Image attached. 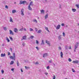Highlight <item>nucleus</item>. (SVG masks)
<instances>
[{"label": "nucleus", "instance_id": "f257e3e1", "mask_svg": "<svg viewBox=\"0 0 79 79\" xmlns=\"http://www.w3.org/2000/svg\"><path fill=\"white\" fill-rule=\"evenodd\" d=\"M9 57L10 59H12V60H14V61L15 60V58H16L15 56H10Z\"/></svg>", "mask_w": 79, "mask_h": 79}, {"label": "nucleus", "instance_id": "f03ea898", "mask_svg": "<svg viewBox=\"0 0 79 79\" xmlns=\"http://www.w3.org/2000/svg\"><path fill=\"white\" fill-rule=\"evenodd\" d=\"M46 43L47 44L48 46L50 47L51 46V45L50 44V42L48 41L47 40H46Z\"/></svg>", "mask_w": 79, "mask_h": 79}, {"label": "nucleus", "instance_id": "7ed1b4c3", "mask_svg": "<svg viewBox=\"0 0 79 79\" xmlns=\"http://www.w3.org/2000/svg\"><path fill=\"white\" fill-rule=\"evenodd\" d=\"M21 12V15L22 16H24V9H22Z\"/></svg>", "mask_w": 79, "mask_h": 79}, {"label": "nucleus", "instance_id": "20e7f679", "mask_svg": "<svg viewBox=\"0 0 79 79\" xmlns=\"http://www.w3.org/2000/svg\"><path fill=\"white\" fill-rule=\"evenodd\" d=\"M78 45H79V43H77L75 45V49H76L77 48V47H78Z\"/></svg>", "mask_w": 79, "mask_h": 79}, {"label": "nucleus", "instance_id": "39448f33", "mask_svg": "<svg viewBox=\"0 0 79 79\" xmlns=\"http://www.w3.org/2000/svg\"><path fill=\"white\" fill-rule=\"evenodd\" d=\"M29 6H34V4H33V2L31 1V2H30Z\"/></svg>", "mask_w": 79, "mask_h": 79}, {"label": "nucleus", "instance_id": "423d86ee", "mask_svg": "<svg viewBox=\"0 0 79 79\" xmlns=\"http://www.w3.org/2000/svg\"><path fill=\"white\" fill-rule=\"evenodd\" d=\"M48 54L47 53H45L43 54V57H46V56H48Z\"/></svg>", "mask_w": 79, "mask_h": 79}, {"label": "nucleus", "instance_id": "0eeeda50", "mask_svg": "<svg viewBox=\"0 0 79 79\" xmlns=\"http://www.w3.org/2000/svg\"><path fill=\"white\" fill-rule=\"evenodd\" d=\"M25 3H26V1H20V4H24Z\"/></svg>", "mask_w": 79, "mask_h": 79}, {"label": "nucleus", "instance_id": "6e6552de", "mask_svg": "<svg viewBox=\"0 0 79 79\" xmlns=\"http://www.w3.org/2000/svg\"><path fill=\"white\" fill-rule=\"evenodd\" d=\"M9 32H10V34H11V35H14V33L13 32V31L11 30H9Z\"/></svg>", "mask_w": 79, "mask_h": 79}, {"label": "nucleus", "instance_id": "1a4fd4ad", "mask_svg": "<svg viewBox=\"0 0 79 79\" xmlns=\"http://www.w3.org/2000/svg\"><path fill=\"white\" fill-rule=\"evenodd\" d=\"M60 25H58L56 27V29H60Z\"/></svg>", "mask_w": 79, "mask_h": 79}, {"label": "nucleus", "instance_id": "9d476101", "mask_svg": "<svg viewBox=\"0 0 79 79\" xmlns=\"http://www.w3.org/2000/svg\"><path fill=\"white\" fill-rule=\"evenodd\" d=\"M79 61L78 60L73 61L72 62L73 63H78Z\"/></svg>", "mask_w": 79, "mask_h": 79}, {"label": "nucleus", "instance_id": "9b49d317", "mask_svg": "<svg viewBox=\"0 0 79 79\" xmlns=\"http://www.w3.org/2000/svg\"><path fill=\"white\" fill-rule=\"evenodd\" d=\"M28 9L29 10H32V8L31 7V6H28Z\"/></svg>", "mask_w": 79, "mask_h": 79}, {"label": "nucleus", "instance_id": "f8f14e48", "mask_svg": "<svg viewBox=\"0 0 79 79\" xmlns=\"http://www.w3.org/2000/svg\"><path fill=\"white\" fill-rule=\"evenodd\" d=\"M48 14H47L46 15L44 16L45 19H46L48 18Z\"/></svg>", "mask_w": 79, "mask_h": 79}, {"label": "nucleus", "instance_id": "ddd939ff", "mask_svg": "<svg viewBox=\"0 0 79 79\" xmlns=\"http://www.w3.org/2000/svg\"><path fill=\"white\" fill-rule=\"evenodd\" d=\"M63 36L62 35H60L58 37V39L59 40H61V37H62Z\"/></svg>", "mask_w": 79, "mask_h": 79}, {"label": "nucleus", "instance_id": "4468645a", "mask_svg": "<svg viewBox=\"0 0 79 79\" xmlns=\"http://www.w3.org/2000/svg\"><path fill=\"white\" fill-rule=\"evenodd\" d=\"M45 28L46 30L47 31H48V32H50V31H49V30H48V28L47 27H45Z\"/></svg>", "mask_w": 79, "mask_h": 79}, {"label": "nucleus", "instance_id": "2eb2a0df", "mask_svg": "<svg viewBox=\"0 0 79 79\" xmlns=\"http://www.w3.org/2000/svg\"><path fill=\"white\" fill-rule=\"evenodd\" d=\"M1 57H3V56H5V53L3 54L2 53L1 55Z\"/></svg>", "mask_w": 79, "mask_h": 79}, {"label": "nucleus", "instance_id": "dca6fc26", "mask_svg": "<svg viewBox=\"0 0 79 79\" xmlns=\"http://www.w3.org/2000/svg\"><path fill=\"white\" fill-rule=\"evenodd\" d=\"M18 29H17V28H15L14 29V31L15 32H16L17 31H18Z\"/></svg>", "mask_w": 79, "mask_h": 79}, {"label": "nucleus", "instance_id": "f3484780", "mask_svg": "<svg viewBox=\"0 0 79 79\" xmlns=\"http://www.w3.org/2000/svg\"><path fill=\"white\" fill-rule=\"evenodd\" d=\"M14 63V61L13 60H12L10 62V65H11L12 64H13Z\"/></svg>", "mask_w": 79, "mask_h": 79}, {"label": "nucleus", "instance_id": "a211bd4d", "mask_svg": "<svg viewBox=\"0 0 79 79\" xmlns=\"http://www.w3.org/2000/svg\"><path fill=\"white\" fill-rule=\"evenodd\" d=\"M16 12V10H13L12 11V13H15Z\"/></svg>", "mask_w": 79, "mask_h": 79}, {"label": "nucleus", "instance_id": "6ab92c4d", "mask_svg": "<svg viewBox=\"0 0 79 79\" xmlns=\"http://www.w3.org/2000/svg\"><path fill=\"white\" fill-rule=\"evenodd\" d=\"M41 44L42 45H43L45 44L44 42V40H42Z\"/></svg>", "mask_w": 79, "mask_h": 79}, {"label": "nucleus", "instance_id": "aec40b11", "mask_svg": "<svg viewBox=\"0 0 79 79\" xmlns=\"http://www.w3.org/2000/svg\"><path fill=\"white\" fill-rule=\"evenodd\" d=\"M25 68L26 69H30V67H27L26 66H25Z\"/></svg>", "mask_w": 79, "mask_h": 79}, {"label": "nucleus", "instance_id": "412c9836", "mask_svg": "<svg viewBox=\"0 0 79 79\" xmlns=\"http://www.w3.org/2000/svg\"><path fill=\"white\" fill-rule=\"evenodd\" d=\"M63 52H60V56L61 58H63Z\"/></svg>", "mask_w": 79, "mask_h": 79}, {"label": "nucleus", "instance_id": "4be33fe9", "mask_svg": "<svg viewBox=\"0 0 79 79\" xmlns=\"http://www.w3.org/2000/svg\"><path fill=\"white\" fill-rule=\"evenodd\" d=\"M6 40L8 42H10V40L8 39L7 37H6Z\"/></svg>", "mask_w": 79, "mask_h": 79}, {"label": "nucleus", "instance_id": "5701e85b", "mask_svg": "<svg viewBox=\"0 0 79 79\" xmlns=\"http://www.w3.org/2000/svg\"><path fill=\"white\" fill-rule=\"evenodd\" d=\"M40 12L41 13H43V14H44V10H42L41 11H40Z\"/></svg>", "mask_w": 79, "mask_h": 79}, {"label": "nucleus", "instance_id": "b1692460", "mask_svg": "<svg viewBox=\"0 0 79 79\" xmlns=\"http://www.w3.org/2000/svg\"><path fill=\"white\" fill-rule=\"evenodd\" d=\"M33 21H34V22H35L36 23H37V21L36 19H33Z\"/></svg>", "mask_w": 79, "mask_h": 79}, {"label": "nucleus", "instance_id": "393cba45", "mask_svg": "<svg viewBox=\"0 0 79 79\" xmlns=\"http://www.w3.org/2000/svg\"><path fill=\"white\" fill-rule=\"evenodd\" d=\"M72 10L73 11V12H75L76 11V10L75 9H72Z\"/></svg>", "mask_w": 79, "mask_h": 79}, {"label": "nucleus", "instance_id": "a878e982", "mask_svg": "<svg viewBox=\"0 0 79 79\" xmlns=\"http://www.w3.org/2000/svg\"><path fill=\"white\" fill-rule=\"evenodd\" d=\"M22 38L23 40H25V39H26V36H23Z\"/></svg>", "mask_w": 79, "mask_h": 79}, {"label": "nucleus", "instance_id": "bb28decb", "mask_svg": "<svg viewBox=\"0 0 79 79\" xmlns=\"http://www.w3.org/2000/svg\"><path fill=\"white\" fill-rule=\"evenodd\" d=\"M10 22H13V20H12V18L11 17L10 18Z\"/></svg>", "mask_w": 79, "mask_h": 79}, {"label": "nucleus", "instance_id": "cd10ccee", "mask_svg": "<svg viewBox=\"0 0 79 79\" xmlns=\"http://www.w3.org/2000/svg\"><path fill=\"white\" fill-rule=\"evenodd\" d=\"M63 37H65V36H66V35L65 34V33H64V32H63Z\"/></svg>", "mask_w": 79, "mask_h": 79}, {"label": "nucleus", "instance_id": "c85d7f7f", "mask_svg": "<svg viewBox=\"0 0 79 79\" xmlns=\"http://www.w3.org/2000/svg\"><path fill=\"white\" fill-rule=\"evenodd\" d=\"M42 32V31L41 30H39L37 31V33L38 34H39V33H40Z\"/></svg>", "mask_w": 79, "mask_h": 79}, {"label": "nucleus", "instance_id": "c756f323", "mask_svg": "<svg viewBox=\"0 0 79 79\" xmlns=\"http://www.w3.org/2000/svg\"><path fill=\"white\" fill-rule=\"evenodd\" d=\"M68 61H69V62H71L72 61V60H71V58H69L68 59Z\"/></svg>", "mask_w": 79, "mask_h": 79}, {"label": "nucleus", "instance_id": "7c9ffc66", "mask_svg": "<svg viewBox=\"0 0 79 79\" xmlns=\"http://www.w3.org/2000/svg\"><path fill=\"white\" fill-rule=\"evenodd\" d=\"M19 62L18 61H17V66H19Z\"/></svg>", "mask_w": 79, "mask_h": 79}, {"label": "nucleus", "instance_id": "2f4dec72", "mask_svg": "<svg viewBox=\"0 0 79 79\" xmlns=\"http://www.w3.org/2000/svg\"><path fill=\"white\" fill-rule=\"evenodd\" d=\"M72 72H73V73H75L76 72V71H75V70H74V69H72Z\"/></svg>", "mask_w": 79, "mask_h": 79}, {"label": "nucleus", "instance_id": "473e14b6", "mask_svg": "<svg viewBox=\"0 0 79 79\" xmlns=\"http://www.w3.org/2000/svg\"><path fill=\"white\" fill-rule=\"evenodd\" d=\"M3 29L4 30V31H6L7 30V29H6V27H3Z\"/></svg>", "mask_w": 79, "mask_h": 79}, {"label": "nucleus", "instance_id": "72a5a7b5", "mask_svg": "<svg viewBox=\"0 0 79 79\" xmlns=\"http://www.w3.org/2000/svg\"><path fill=\"white\" fill-rule=\"evenodd\" d=\"M34 36H32V35L30 36L31 39H33V38H34Z\"/></svg>", "mask_w": 79, "mask_h": 79}, {"label": "nucleus", "instance_id": "f704fd0d", "mask_svg": "<svg viewBox=\"0 0 79 79\" xmlns=\"http://www.w3.org/2000/svg\"><path fill=\"white\" fill-rule=\"evenodd\" d=\"M1 72L2 74H3L4 73V71L3 70H2L1 71Z\"/></svg>", "mask_w": 79, "mask_h": 79}, {"label": "nucleus", "instance_id": "c9c22d12", "mask_svg": "<svg viewBox=\"0 0 79 79\" xmlns=\"http://www.w3.org/2000/svg\"><path fill=\"white\" fill-rule=\"evenodd\" d=\"M76 6H77V8H79V5L76 4Z\"/></svg>", "mask_w": 79, "mask_h": 79}, {"label": "nucleus", "instance_id": "e433bc0d", "mask_svg": "<svg viewBox=\"0 0 79 79\" xmlns=\"http://www.w3.org/2000/svg\"><path fill=\"white\" fill-rule=\"evenodd\" d=\"M23 28H21L19 30V31H23Z\"/></svg>", "mask_w": 79, "mask_h": 79}, {"label": "nucleus", "instance_id": "4c0bfd02", "mask_svg": "<svg viewBox=\"0 0 79 79\" xmlns=\"http://www.w3.org/2000/svg\"><path fill=\"white\" fill-rule=\"evenodd\" d=\"M46 68L47 69H50V67H49V66H48Z\"/></svg>", "mask_w": 79, "mask_h": 79}, {"label": "nucleus", "instance_id": "58836bf2", "mask_svg": "<svg viewBox=\"0 0 79 79\" xmlns=\"http://www.w3.org/2000/svg\"><path fill=\"white\" fill-rule=\"evenodd\" d=\"M5 8H6L7 9H8V6L6 5L5 6Z\"/></svg>", "mask_w": 79, "mask_h": 79}, {"label": "nucleus", "instance_id": "ea45409f", "mask_svg": "<svg viewBox=\"0 0 79 79\" xmlns=\"http://www.w3.org/2000/svg\"><path fill=\"white\" fill-rule=\"evenodd\" d=\"M55 76L54 75L53 77V79H55L56 78Z\"/></svg>", "mask_w": 79, "mask_h": 79}, {"label": "nucleus", "instance_id": "a19ab883", "mask_svg": "<svg viewBox=\"0 0 79 79\" xmlns=\"http://www.w3.org/2000/svg\"><path fill=\"white\" fill-rule=\"evenodd\" d=\"M58 49L59 50H61V48L60 47H58Z\"/></svg>", "mask_w": 79, "mask_h": 79}, {"label": "nucleus", "instance_id": "79ce46f5", "mask_svg": "<svg viewBox=\"0 0 79 79\" xmlns=\"http://www.w3.org/2000/svg\"><path fill=\"white\" fill-rule=\"evenodd\" d=\"M30 31H33V29L31 28H30Z\"/></svg>", "mask_w": 79, "mask_h": 79}, {"label": "nucleus", "instance_id": "37998d69", "mask_svg": "<svg viewBox=\"0 0 79 79\" xmlns=\"http://www.w3.org/2000/svg\"><path fill=\"white\" fill-rule=\"evenodd\" d=\"M35 30L36 32H37L38 30H37V28H35Z\"/></svg>", "mask_w": 79, "mask_h": 79}, {"label": "nucleus", "instance_id": "c03bdc74", "mask_svg": "<svg viewBox=\"0 0 79 79\" xmlns=\"http://www.w3.org/2000/svg\"><path fill=\"white\" fill-rule=\"evenodd\" d=\"M10 39L11 40H13V38L11 37H9Z\"/></svg>", "mask_w": 79, "mask_h": 79}, {"label": "nucleus", "instance_id": "a18cd8bd", "mask_svg": "<svg viewBox=\"0 0 79 79\" xmlns=\"http://www.w3.org/2000/svg\"><path fill=\"white\" fill-rule=\"evenodd\" d=\"M11 71H13V72H14V69L12 68L11 69Z\"/></svg>", "mask_w": 79, "mask_h": 79}, {"label": "nucleus", "instance_id": "49530a36", "mask_svg": "<svg viewBox=\"0 0 79 79\" xmlns=\"http://www.w3.org/2000/svg\"><path fill=\"white\" fill-rule=\"evenodd\" d=\"M52 60H50L49 61V63H52Z\"/></svg>", "mask_w": 79, "mask_h": 79}, {"label": "nucleus", "instance_id": "de8ad7c7", "mask_svg": "<svg viewBox=\"0 0 79 79\" xmlns=\"http://www.w3.org/2000/svg\"><path fill=\"white\" fill-rule=\"evenodd\" d=\"M36 44H39V41H38L37 40H36Z\"/></svg>", "mask_w": 79, "mask_h": 79}, {"label": "nucleus", "instance_id": "09e8293b", "mask_svg": "<svg viewBox=\"0 0 79 79\" xmlns=\"http://www.w3.org/2000/svg\"><path fill=\"white\" fill-rule=\"evenodd\" d=\"M13 56H15V53H13Z\"/></svg>", "mask_w": 79, "mask_h": 79}, {"label": "nucleus", "instance_id": "8fccbe9b", "mask_svg": "<svg viewBox=\"0 0 79 79\" xmlns=\"http://www.w3.org/2000/svg\"><path fill=\"white\" fill-rule=\"evenodd\" d=\"M61 25L62 26H64V23H62Z\"/></svg>", "mask_w": 79, "mask_h": 79}, {"label": "nucleus", "instance_id": "3c124183", "mask_svg": "<svg viewBox=\"0 0 79 79\" xmlns=\"http://www.w3.org/2000/svg\"><path fill=\"white\" fill-rule=\"evenodd\" d=\"M8 55H10V52H8Z\"/></svg>", "mask_w": 79, "mask_h": 79}, {"label": "nucleus", "instance_id": "603ef678", "mask_svg": "<svg viewBox=\"0 0 79 79\" xmlns=\"http://www.w3.org/2000/svg\"><path fill=\"white\" fill-rule=\"evenodd\" d=\"M23 29L24 31H26V29L24 28H23Z\"/></svg>", "mask_w": 79, "mask_h": 79}, {"label": "nucleus", "instance_id": "864d4df0", "mask_svg": "<svg viewBox=\"0 0 79 79\" xmlns=\"http://www.w3.org/2000/svg\"><path fill=\"white\" fill-rule=\"evenodd\" d=\"M39 64V63L38 62H36L35 63L36 64Z\"/></svg>", "mask_w": 79, "mask_h": 79}, {"label": "nucleus", "instance_id": "5fc2aeb1", "mask_svg": "<svg viewBox=\"0 0 79 79\" xmlns=\"http://www.w3.org/2000/svg\"><path fill=\"white\" fill-rule=\"evenodd\" d=\"M45 75H46V76L47 75H48V73H45Z\"/></svg>", "mask_w": 79, "mask_h": 79}, {"label": "nucleus", "instance_id": "6e6d98bb", "mask_svg": "<svg viewBox=\"0 0 79 79\" xmlns=\"http://www.w3.org/2000/svg\"><path fill=\"white\" fill-rule=\"evenodd\" d=\"M25 44H26L24 43H23V44H22V45L23 46H24V45H25Z\"/></svg>", "mask_w": 79, "mask_h": 79}, {"label": "nucleus", "instance_id": "4d7b16f0", "mask_svg": "<svg viewBox=\"0 0 79 79\" xmlns=\"http://www.w3.org/2000/svg\"><path fill=\"white\" fill-rule=\"evenodd\" d=\"M36 48L37 49V50H39V49H38V47H36Z\"/></svg>", "mask_w": 79, "mask_h": 79}, {"label": "nucleus", "instance_id": "13d9d810", "mask_svg": "<svg viewBox=\"0 0 79 79\" xmlns=\"http://www.w3.org/2000/svg\"><path fill=\"white\" fill-rule=\"evenodd\" d=\"M21 71L22 73H23V70L22 69H21Z\"/></svg>", "mask_w": 79, "mask_h": 79}, {"label": "nucleus", "instance_id": "bf43d9fd", "mask_svg": "<svg viewBox=\"0 0 79 79\" xmlns=\"http://www.w3.org/2000/svg\"><path fill=\"white\" fill-rule=\"evenodd\" d=\"M69 49H71V47L69 46Z\"/></svg>", "mask_w": 79, "mask_h": 79}, {"label": "nucleus", "instance_id": "052dcab7", "mask_svg": "<svg viewBox=\"0 0 79 79\" xmlns=\"http://www.w3.org/2000/svg\"><path fill=\"white\" fill-rule=\"evenodd\" d=\"M10 50L11 51V52H12V48H10Z\"/></svg>", "mask_w": 79, "mask_h": 79}, {"label": "nucleus", "instance_id": "680f3d73", "mask_svg": "<svg viewBox=\"0 0 79 79\" xmlns=\"http://www.w3.org/2000/svg\"><path fill=\"white\" fill-rule=\"evenodd\" d=\"M67 47V46H65V49H67V48H66V47Z\"/></svg>", "mask_w": 79, "mask_h": 79}, {"label": "nucleus", "instance_id": "e2e57ef3", "mask_svg": "<svg viewBox=\"0 0 79 79\" xmlns=\"http://www.w3.org/2000/svg\"><path fill=\"white\" fill-rule=\"evenodd\" d=\"M53 65L54 66H55V64H53Z\"/></svg>", "mask_w": 79, "mask_h": 79}, {"label": "nucleus", "instance_id": "0e129e2a", "mask_svg": "<svg viewBox=\"0 0 79 79\" xmlns=\"http://www.w3.org/2000/svg\"><path fill=\"white\" fill-rule=\"evenodd\" d=\"M16 4V2H14V4Z\"/></svg>", "mask_w": 79, "mask_h": 79}, {"label": "nucleus", "instance_id": "69168bd1", "mask_svg": "<svg viewBox=\"0 0 79 79\" xmlns=\"http://www.w3.org/2000/svg\"><path fill=\"white\" fill-rule=\"evenodd\" d=\"M74 52H76V49H75L74 50Z\"/></svg>", "mask_w": 79, "mask_h": 79}, {"label": "nucleus", "instance_id": "338daca9", "mask_svg": "<svg viewBox=\"0 0 79 79\" xmlns=\"http://www.w3.org/2000/svg\"><path fill=\"white\" fill-rule=\"evenodd\" d=\"M68 27V25H66V27Z\"/></svg>", "mask_w": 79, "mask_h": 79}, {"label": "nucleus", "instance_id": "774afa93", "mask_svg": "<svg viewBox=\"0 0 79 79\" xmlns=\"http://www.w3.org/2000/svg\"><path fill=\"white\" fill-rule=\"evenodd\" d=\"M29 2H31V0H29Z\"/></svg>", "mask_w": 79, "mask_h": 79}]
</instances>
